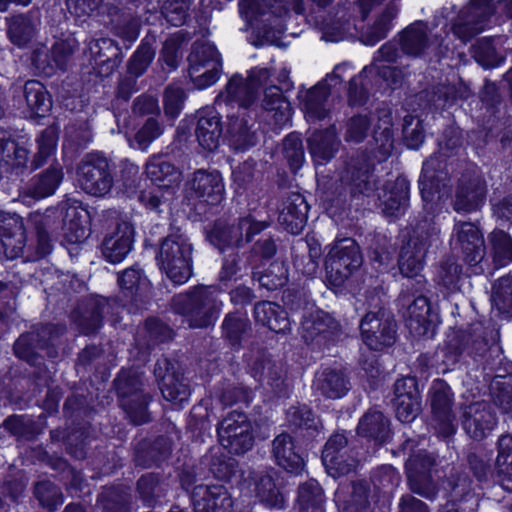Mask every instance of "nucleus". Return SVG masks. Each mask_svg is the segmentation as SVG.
<instances>
[{"mask_svg": "<svg viewBox=\"0 0 512 512\" xmlns=\"http://www.w3.org/2000/svg\"><path fill=\"white\" fill-rule=\"evenodd\" d=\"M222 301L213 286H197L173 298L174 310L183 315L192 328L212 325L219 316Z\"/></svg>", "mask_w": 512, "mask_h": 512, "instance_id": "nucleus-1", "label": "nucleus"}, {"mask_svg": "<svg viewBox=\"0 0 512 512\" xmlns=\"http://www.w3.org/2000/svg\"><path fill=\"white\" fill-rule=\"evenodd\" d=\"M192 251L184 234L172 233L161 242L157 264L172 282L184 284L192 274Z\"/></svg>", "mask_w": 512, "mask_h": 512, "instance_id": "nucleus-2", "label": "nucleus"}, {"mask_svg": "<svg viewBox=\"0 0 512 512\" xmlns=\"http://www.w3.org/2000/svg\"><path fill=\"white\" fill-rule=\"evenodd\" d=\"M325 257V269L329 281L340 286L362 264V255L356 241L352 238H338L328 247Z\"/></svg>", "mask_w": 512, "mask_h": 512, "instance_id": "nucleus-3", "label": "nucleus"}, {"mask_svg": "<svg viewBox=\"0 0 512 512\" xmlns=\"http://www.w3.org/2000/svg\"><path fill=\"white\" fill-rule=\"evenodd\" d=\"M77 182L86 193L105 196L113 186L108 160L99 154L87 155L78 167Z\"/></svg>", "mask_w": 512, "mask_h": 512, "instance_id": "nucleus-4", "label": "nucleus"}, {"mask_svg": "<svg viewBox=\"0 0 512 512\" xmlns=\"http://www.w3.org/2000/svg\"><path fill=\"white\" fill-rule=\"evenodd\" d=\"M221 445L234 454H243L250 450L254 443L252 424L241 412L229 413L218 427Z\"/></svg>", "mask_w": 512, "mask_h": 512, "instance_id": "nucleus-5", "label": "nucleus"}, {"mask_svg": "<svg viewBox=\"0 0 512 512\" xmlns=\"http://www.w3.org/2000/svg\"><path fill=\"white\" fill-rule=\"evenodd\" d=\"M440 230L432 228L430 231L419 232L403 246L399 269L405 277H417L424 267L427 251L432 247H438L440 243Z\"/></svg>", "mask_w": 512, "mask_h": 512, "instance_id": "nucleus-6", "label": "nucleus"}, {"mask_svg": "<svg viewBox=\"0 0 512 512\" xmlns=\"http://www.w3.org/2000/svg\"><path fill=\"white\" fill-rule=\"evenodd\" d=\"M360 331L362 341L371 350H381L396 340L395 321L382 309L368 312L360 323Z\"/></svg>", "mask_w": 512, "mask_h": 512, "instance_id": "nucleus-7", "label": "nucleus"}, {"mask_svg": "<svg viewBox=\"0 0 512 512\" xmlns=\"http://www.w3.org/2000/svg\"><path fill=\"white\" fill-rule=\"evenodd\" d=\"M494 9L491 0H471L459 13L452 31L463 42L484 31Z\"/></svg>", "mask_w": 512, "mask_h": 512, "instance_id": "nucleus-8", "label": "nucleus"}, {"mask_svg": "<svg viewBox=\"0 0 512 512\" xmlns=\"http://www.w3.org/2000/svg\"><path fill=\"white\" fill-rule=\"evenodd\" d=\"M263 221H255L251 216L239 219L237 224L225 225L217 223L209 234L212 244L219 249L226 246H240L243 242H249L254 235L267 227Z\"/></svg>", "mask_w": 512, "mask_h": 512, "instance_id": "nucleus-9", "label": "nucleus"}, {"mask_svg": "<svg viewBox=\"0 0 512 512\" xmlns=\"http://www.w3.org/2000/svg\"><path fill=\"white\" fill-rule=\"evenodd\" d=\"M116 389L122 397L121 405L131 420L139 425L148 420V397L142 392L140 380L122 371L115 380Z\"/></svg>", "mask_w": 512, "mask_h": 512, "instance_id": "nucleus-10", "label": "nucleus"}, {"mask_svg": "<svg viewBox=\"0 0 512 512\" xmlns=\"http://www.w3.org/2000/svg\"><path fill=\"white\" fill-rule=\"evenodd\" d=\"M271 77V71L268 68H254L250 71L247 80L248 86L245 96L238 95L236 90L243 88V78L234 75L226 85V88L217 97V102L232 103L236 102L241 107L251 105L258 93V89L267 84Z\"/></svg>", "mask_w": 512, "mask_h": 512, "instance_id": "nucleus-11", "label": "nucleus"}, {"mask_svg": "<svg viewBox=\"0 0 512 512\" xmlns=\"http://www.w3.org/2000/svg\"><path fill=\"white\" fill-rule=\"evenodd\" d=\"M347 438L343 434H335L327 441L322 453V462L334 478L349 474L358 466V460L346 448Z\"/></svg>", "mask_w": 512, "mask_h": 512, "instance_id": "nucleus-12", "label": "nucleus"}, {"mask_svg": "<svg viewBox=\"0 0 512 512\" xmlns=\"http://www.w3.org/2000/svg\"><path fill=\"white\" fill-rule=\"evenodd\" d=\"M187 191L193 198L210 205H217L224 199L225 186L218 171L199 169L187 182Z\"/></svg>", "mask_w": 512, "mask_h": 512, "instance_id": "nucleus-13", "label": "nucleus"}, {"mask_svg": "<svg viewBox=\"0 0 512 512\" xmlns=\"http://www.w3.org/2000/svg\"><path fill=\"white\" fill-rule=\"evenodd\" d=\"M451 242L460 249L468 264L479 263L485 255V245L482 233L470 222L456 223Z\"/></svg>", "mask_w": 512, "mask_h": 512, "instance_id": "nucleus-14", "label": "nucleus"}, {"mask_svg": "<svg viewBox=\"0 0 512 512\" xmlns=\"http://www.w3.org/2000/svg\"><path fill=\"white\" fill-rule=\"evenodd\" d=\"M339 324L328 313L322 310H312L301 322V335L308 344L322 345L336 335Z\"/></svg>", "mask_w": 512, "mask_h": 512, "instance_id": "nucleus-15", "label": "nucleus"}, {"mask_svg": "<svg viewBox=\"0 0 512 512\" xmlns=\"http://www.w3.org/2000/svg\"><path fill=\"white\" fill-rule=\"evenodd\" d=\"M406 325L417 337H433L440 320L426 297L420 296L409 305L406 313Z\"/></svg>", "mask_w": 512, "mask_h": 512, "instance_id": "nucleus-16", "label": "nucleus"}, {"mask_svg": "<svg viewBox=\"0 0 512 512\" xmlns=\"http://www.w3.org/2000/svg\"><path fill=\"white\" fill-rule=\"evenodd\" d=\"M496 425V415L487 402H475L466 407L463 414V428L471 438L484 439Z\"/></svg>", "mask_w": 512, "mask_h": 512, "instance_id": "nucleus-17", "label": "nucleus"}, {"mask_svg": "<svg viewBox=\"0 0 512 512\" xmlns=\"http://www.w3.org/2000/svg\"><path fill=\"white\" fill-rule=\"evenodd\" d=\"M431 407L435 429L444 437L454 433V414L452 413L451 389L442 381L435 382L431 388Z\"/></svg>", "mask_w": 512, "mask_h": 512, "instance_id": "nucleus-18", "label": "nucleus"}, {"mask_svg": "<svg viewBox=\"0 0 512 512\" xmlns=\"http://www.w3.org/2000/svg\"><path fill=\"white\" fill-rule=\"evenodd\" d=\"M134 228L131 223L120 222L116 229L103 241L102 253L105 259L113 264L120 263L132 249Z\"/></svg>", "mask_w": 512, "mask_h": 512, "instance_id": "nucleus-19", "label": "nucleus"}, {"mask_svg": "<svg viewBox=\"0 0 512 512\" xmlns=\"http://www.w3.org/2000/svg\"><path fill=\"white\" fill-rule=\"evenodd\" d=\"M192 499L195 512H228L232 507L231 497L221 485H199Z\"/></svg>", "mask_w": 512, "mask_h": 512, "instance_id": "nucleus-20", "label": "nucleus"}, {"mask_svg": "<svg viewBox=\"0 0 512 512\" xmlns=\"http://www.w3.org/2000/svg\"><path fill=\"white\" fill-rule=\"evenodd\" d=\"M377 72L388 85H397L401 81V72L395 67L374 64L352 78L349 86V102L351 105H362L367 99V89L364 78L369 73Z\"/></svg>", "mask_w": 512, "mask_h": 512, "instance_id": "nucleus-21", "label": "nucleus"}, {"mask_svg": "<svg viewBox=\"0 0 512 512\" xmlns=\"http://www.w3.org/2000/svg\"><path fill=\"white\" fill-rule=\"evenodd\" d=\"M0 236L8 258H16L22 253L24 248L23 224L16 214L0 210Z\"/></svg>", "mask_w": 512, "mask_h": 512, "instance_id": "nucleus-22", "label": "nucleus"}, {"mask_svg": "<svg viewBox=\"0 0 512 512\" xmlns=\"http://www.w3.org/2000/svg\"><path fill=\"white\" fill-rule=\"evenodd\" d=\"M377 197L386 215L398 216L407 206L409 184L404 178H396L393 183L378 190Z\"/></svg>", "mask_w": 512, "mask_h": 512, "instance_id": "nucleus-23", "label": "nucleus"}, {"mask_svg": "<svg viewBox=\"0 0 512 512\" xmlns=\"http://www.w3.org/2000/svg\"><path fill=\"white\" fill-rule=\"evenodd\" d=\"M308 205L298 193L291 194L284 202L279 222L291 234H299L307 220Z\"/></svg>", "mask_w": 512, "mask_h": 512, "instance_id": "nucleus-24", "label": "nucleus"}, {"mask_svg": "<svg viewBox=\"0 0 512 512\" xmlns=\"http://www.w3.org/2000/svg\"><path fill=\"white\" fill-rule=\"evenodd\" d=\"M146 174L157 186L167 189L169 194H174L181 177L180 171L160 156L149 159Z\"/></svg>", "mask_w": 512, "mask_h": 512, "instance_id": "nucleus-25", "label": "nucleus"}, {"mask_svg": "<svg viewBox=\"0 0 512 512\" xmlns=\"http://www.w3.org/2000/svg\"><path fill=\"white\" fill-rule=\"evenodd\" d=\"M338 146L339 141L333 126L325 131H315L308 138L309 151L316 164H324L329 161L334 156Z\"/></svg>", "mask_w": 512, "mask_h": 512, "instance_id": "nucleus-26", "label": "nucleus"}, {"mask_svg": "<svg viewBox=\"0 0 512 512\" xmlns=\"http://www.w3.org/2000/svg\"><path fill=\"white\" fill-rule=\"evenodd\" d=\"M273 455L277 464L288 472L298 473L303 467V459L289 434L282 433L273 440Z\"/></svg>", "mask_w": 512, "mask_h": 512, "instance_id": "nucleus-27", "label": "nucleus"}, {"mask_svg": "<svg viewBox=\"0 0 512 512\" xmlns=\"http://www.w3.org/2000/svg\"><path fill=\"white\" fill-rule=\"evenodd\" d=\"M254 315L257 322L270 330L280 333L290 328L287 312L273 302H260L255 305Z\"/></svg>", "mask_w": 512, "mask_h": 512, "instance_id": "nucleus-28", "label": "nucleus"}, {"mask_svg": "<svg viewBox=\"0 0 512 512\" xmlns=\"http://www.w3.org/2000/svg\"><path fill=\"white\" fill-rule=\"evenodd\" d=\"M69 52L63 43H57L53 46L50 55L46 48L42 47L34 51L32 61L37 70L50 76L56 69H64Z\"/></svg>", "mask_w": 512, "mask_h": 512, "instance_id": "nucleus-29", "label": "nucleus"}, {"mask_svg": "<svg viewBox=\"0 0 512 512\" xmlns=\"http://www.w3.org/2000/svg\"><path fill=\"white\" fill-rule=\"evenodd\" d=\"M484 197V182L480 179L471 180L468 184H461L458 188L454 209L457 212H471L483 203Z\"/></svg>", "mask_w": 512, "mask_h": 512, "instance_id": "nucleus-30", "label": "nucleus"}, {"mask_svg": "<svg viewBox=\"0 0 512 512\" xmlns=\"http://www.w3.org/2000/svg\"><path fill=\"white\" fill-rule=\"evenodd\" d=\"M263 107L273 113L272 117L278 128L285 126L291 117V107L287 99L282 95L277 86H269L265 89Z\"/></svg>", "mask_w": 512, "mask_h": 512, "instance_id": "nucleus-31", "label": "nucleus"}, {"mask_svg": "<svg viewBox=\"0 0 512 512\" xmlns=\"http://www.w3.org/2000/svg\"><path fill=\"white\" fill-rule=\"evenodd\" d=\"M221 134V122L216 114L211 113L199 118L196 128V137L199 145L203 149L214 151L220 144Z\"/></svg>", "mask_w": 512, "mask_h": 512, "instance_id": "nucleus-32", "label": "nucleus"}, {"mask_svg": "<svg viewBox=\"0 0 512 512\" xmlns=\"http://www.w3.org/2000/svg\"><path fill=\"white\" fill-rule=\"evenodd\" d=\"M389 420L377 410L368 411L359 421L358 433L363 437L384 442L389 436Z\"/></svg>", "mask_w": 512, "mask_h": 512, "instance_id": "nucleus-33", "label": "nucleus"}, {"mask_svg": "<svg viewBox=\"0 0 512 512\" xmlns=\"http://www.w3.org/2000/svg\"><path fill=\"white\" fill-rule=\"evenodd\" d=\"M315 388L327 398L338 399L348 391V382L342 373L326 369L318 374Z\"/></svg>", "mask_w": 512, "mask_h": 512, "instance_id": "nucleus-34", "label": "nucleus"}, {"mask_svg": "<svg viewBox=\"0 0 512 512\" xmlns=\"http://www.w3.org/2000/svg\"><path fill=\"white\" fill-rule=\"evenodd\" d=\"M431 43L427 38V27L421 22L410 25L401 35L402 50L409 55H421Z\"/></svg>", "mask_w": 512, "mask_h": 512, "instance_id": "nucleus-35", "label": "nucleus"}, {"mask_svg": "<svg viewBox=\"0 0 512 512\" xmlns=\"http://www.w3.org/2000/svg\"><path fill=\"white\" fill-rule=\"evenodd\" d=\"M328 95L329 89L324 83L314 86L306 93L303 106L309 121L321 120L326 117Z\"/></svg>", "mask_w": 512, "mask_h": 512, "instance_id": "nucleus-36", "label": "nucleus"}, {"mask_svg": "<svg viewBox=\"0 0 512 512\" xmlns=\"http://www.w3.org/2000/svg\"><path fill=\"white\" fill-rule=\"evenodd\" d=\"M24 95L31 115L43 117L51 109L52 102L45 87L38 81H28Z\"/></svg>", "mask_w": 512, "mask_h": 512, "instance_id": "nucleus-37", "label": "nucleus"}, {"mask_svg": "<svg viewBox=\"0 0 512 512\" xmlns=\"http://www.w3.org/2000/svg\"><path fill=\"white\" fill-rule=\"evenodd\" d=\"M62 171L58 166L47 169L44 173L34 179L26 189V194L35 199L52 195L62 180Z\"/></svg>", "mask_w": 512, "mask_h": 512, "instance_id": "nucleus-38", "label": "nucleus"}, {"mask_svg": "<svg viewBox=\"0 0 512 512\" xmlns=\"http://www.w3.org/2000/svg\"><path fill=\"white\" fill-rule=\"evenodd\" d=\"M496 469L502 486L512 491V436L502 435L498 440Z\"/></svg>", "mask_w": 512, "mask_h": 512, "instance_id": "nucleus-39", "label": "nucleus"}, {"mask_svg": "<svg viewBox=\"0 0 512 512\" xmlns=\"http://www.w3.org/2000/svg\"><path fill=\"white\" fill-rule=\"evenodd\" d=\"M241 15L247 20L252 21L259 15H265L267 12L275 16H281L286 12L283 0H242L239 4Z\"/></svg>", "mask_w": 512, "mask_h": 512, "instance_id": "nucleus-40", "label": "nucleus"}, {"mask_svg": "<svg viewBox=\"0 0 512 512\" xmlns=\"http://www.w3.org/2000/svg\"><path fill=\"white\" fill-rule=\"evenodd\" d=\"M161 392L167 401L179 406L186 403L190 396V390L184 379L173 373L162 376Z\"/></svg>", "mask_w": 512, "mask_h": 512, "instance_id": "nucleus-41", "label": "nucleus"}, {"mask_svg": "<svg viewBox=\"0 0 512 512\" xmlns=\"http://www.w3.org/2000/svg\"><path fill=\"white\" fill-rule=\"evenodd\" d=\"M255 493L260 501L269 507H282L284 496L274 483L271 475H262L254 480Z\"/></svg>", "mask_w": 512, "mask_h": 512, "instance_id": "nucleus-42", "label": "nucleus"}, {"mask_svg": "<svg viewBox=\"0 0 512 512\" xmlns=\"http://www.w3.org/2000/svg\"><path fill=\"white\" fill-rule=\"evenodd\" d=\"M397 14L394 6H388L377 18L375 23L362 35V41L366 45L373 46L387 36L391 28V21Z\"/></svg>", "mask_w": 512, "mask_h": 512, "instance_id": "nucleus-43", "label": "nucleus"}, {"mask_svg": "<svg viewBox=\"0 0 512 512\" xmlns=\"http://www.w3.org/2000/svg\"><path fill=\"white\" fill-rule=\"evenodd\" d=\"M188 61L193 67V72H200L206 66L221 65L220 55L210 43H195Z\"/></svg>", "mask_w": 512, "mask_h": 512, "instance_id": "nucleus-44", "label": "nucleus"}, {"mask_svg": "<svg viewBox=\"0 0 512 512\" xmlns=\"http://www.w3.org/2000/svg\"><path fill=\"white\" fill-rule=\"evenodd\" d=\"M489 242L493 261L497 266H506L512 262V240L506 232L494 230L489 235Z\"/></svg>", "mask_w": 512, "mask_h": 512, "instance_id": "nucleus-45", "label": "nucleus"}, {"mask_svg": "<svg viewBox=\"0 0 512 512\" xmlns=\"http://www.w3.org/2000/svg\"><path fill=\"white\" fill-rule=\"evenodd\" d=\"M434 463V459L424 451H418L410 455L406 462V471L413 491L428 497L429 494L416 487L418 475L424 473Z\"/></svg>", "mask_w": 512, "mask_h": 512, "instance_id": "nucleus-46", "label": "nucleus"}, {"mask_svg": "<svg viewBox=\"0 0 512 512\" xmlns=\"http://www.w3.org/2000/svg\"><path fill=\"white\" fill-rule=\"evenodd\" d=\"M351 191L353 194L359 193L366 196H370L374 191L375 178L370 172L367 164L360 168L350 166L347 169L346 178L350 175Z\"/></svg>", "mask_w": 512, "mask_h": 512, "instance_id": "nucleus-47", "label": "nucleus"}, {"mask_svg": "<svg viewBox=\"0 0 512 512\" xmlns=\"http://www.w3.org/2000/svg\"><path fill=\"white\" fill-rule=\"evenodd\" d=\"M34 31L31 21L22 15L14 16L9 20L8 36L19 47L26 45L32 39Z\"/></svg>", "mask_w": 512, "mask_h": 512, "instance_id": "nucleus-48", "label": "nucleus"}, {"mask_svg": "<svg viewBox=\"0 0 512 512\" xmlns=\"http://www.w3.org/2000/svg\"><path fill=\"white\" fill-rule=\"evenodd\" d=\"M299 504L305 510L312 509V512H323L322 505L324 496L322 489L316 481H309L299 488Z\"/></svg>", "mask_w": 512, "mask_h": 512, "instance_id": "nucleus-49", "label": "nucleus"}, {"mask_svg": "<svg viewBox=\"0 0 512 512\" xmlns=\"http://www.w3.org/2000/svg\"><path fill=\"white\" fill-rule=\"evenodd\" d=\"M231 136L233 145L238 150L248 149L256 145L259 140L257 132L252 131L251 127L243 119L233 122L231 125Z\"/></svg>", "mask_w": 512, "mask_h": 512, "instance_id": "nucleus-50", "label": "nucleus"}, {"mask_svg": "<svg viewBox=\"0 0 512 512\" xmlns=\"http://www.w3.org/2000/svg\"><path fill=\"white\" fill-rule=\"evenodd\" d=\"M88 50L96 64H102L110 61L117 55L118 48L110 38L92 39L88 43Z\"/></svg>", "mask_w": 512, "mask_h": 512, "instance_id": "nucleus-51", "label": "nucleus"}, {"mask_svg": "<svg viewBox=\"0 0 512 512\" xmlns=\"http://www.w3.org/2000/svg\"><path fill=\"white\" fill-rule=\"evenodd\" d=\"M35 494L40 504L50 511L56 510L63 503L59 488L49 481L38 483L35 487Z\"/></svg>", "mask_w": 512, "mask_h": 512, "instance_id": "nucleus-52", "label": "nucleus"}, {"mask_svg": "<svg viewBox=\"0 0 512 512\" xmlns=\"http://www.w3.org/2000/svg\"><path fill=\"white\" fill-rule=\"evenodd\" d=\"M395 409L397 418L403 423L412 422L421 411V397L402 396L395 398Z\"/></svg>", "mask_w": 512, "mask_h": 512, "instance_id": "nucleus-53", "label": "nucleus"}, {"mask_svg": "<svg viewBox=\"0 0 512 512\" xmlns=\"http://www.w3.org/2000/svg\"><path fill=\"white\" fill-rule=\"evenodd\" d=\"M258 281L261 286L266 287L268 290L282 287L287 282L284 265L280 262L272 263L266 273L259 274Z\"/></svg>", "mask_w": 512, "mask_h": 512, "instance_id": "nucleus-54", "label": "nucleus"}, {"mask_svg": "<svg viewBox=\"0 0 512 512\" xmlns=\"http://www.w3.org/2000/svg\"><path fill=\"white\" fill-rule=\"evenodd\" d=\"M283 150L292 169H298L304 160L302 141L296 134H290L284 139Z\"/></svg>", "mask_w": 512, "mask_h": 512, "instance_id": "nucleus-55", "label": "nucleus"}, {"mask_svg": "<svg viewBox=\"0 0 512 512\" xmlns=\"http://www.w3.org/2000/svg\"><path fill=\"white\" fill-rule=\"evenodd\" d=\"M221 72V65L206 66L200 72H193L192 65H189V77L197 89H205L215 84Z\"/></svg>", "mask_w": 512, "mask_h": 512, "instance_id": "nucleus-56", "label": "nucleus"}, {"mask_svg": "<svg viewBox=\"0 0 512 512\" xmlns=\"http://www.w3.org/2000/svg\"><path fill=\"white\" fill-rule=\"evenodd\" d=\"M247 328L248 319L244 315H227L223 322L224 334L233 344L240 341Z\"/></svg>", "mask_w": 512, "mask_h": 512, "instance_id": "nucleus-57", "label": "nucleus"}, {"mask_svg": "<svg viewBox=\"0 0 512 512\" xmlns=\"http://www.w3.org/2000/svg\"><path fill=\"white\" fill-rule=\"evenodd\" d=\"M491 390L498 405L504 409L512 406V379L495 377L491 384Z\"/></svg>", "mask_w": 512, "mask_h": 512, "instance_id": "nucleus-58", "label": "nucleus"}, {"mask_svg": "<svg viewBox=\"0 0 512 512\" xmlns=\"http://www.w3.org/2000/svg\"><path fill=\"white\" fill-rule=\"evenodd\" d=\"M403 134L409 148L417 149L424 141L422 122L409 116L404 119Z\"/></svg>", "mask_w": 512, "mask_h": 512, "instance_id": "nucleus-59", "label": "nucleus"}, {"mask_svg": "<svg viewBox=\"0 0 512 512\" xmlns=\"http://www.w3.org/2000/svg\"><path fill=\"white\" fill-rule=\"evenodd\" d=\"M494 302L500 312L512 315V278L499 281Z\"/></svg>", "mask_w": 512, "mask_h": 512, "instance_id": "nucleus-60", "label": "nucleus"}, {"mask_svg": "<svg viewBox=\"0 0 512 512\" xmlns=\"http://www.w3.org/2000/svg\"><path fill=\"white\" fill-rule=\"evenodd\" d=\"M154 56L155 52L149 45H141L129 62L130 73L136 76L141 75L151 64Z\"/></svg>", "mask_w": 512, "mask_h": 512, "instance_id": "nucleus-61", "label": "nucleus"}, {"mask_svg": "<svg viewBox=\"0 0 512 512\" xmlns=\"http://www.w3.org/2000/svg\"><path fill=\"white\" fill-rule=\"evenodd\" d=\"M190 1H172L166 0L164 6V15L173 26H180L185 23Z\"/></svg>", "mask_w": 512, "mask_h": 512, "instance_id": "nucleus-62", "label": "nucleus"}, {"mask_svg": "<svg viewBox=\"0 0 512 512\" xmlns=\"http://www.w3.org/2000/svg\"><path fill=\"white\" fill-rule=\"evenodd\" d=\"M184 98V92L180 87H167L164 94L165 113L172 118L177 117L182 110Z\"/></svg>", "mask_w": 512, "mask_h": 512, "instance_id": "nucleus-63", "label": "nucleus"}, {"mask_svg": "<svg viewBox=\"0 0 512 512\" xmlns=\"http://www.w3.org/2000/svg\"><path fill=\"white\" fill-rule=\"evenodd\" d=\"M162 129L154 119H148L143 127L135 135V143L140 150H146L149 145L158 138Z\"/></svg>", "mask_w": 512, "mask_h": 512, "instance_id": "nucleus-64", "label": "nucleus"}]
</instances>
